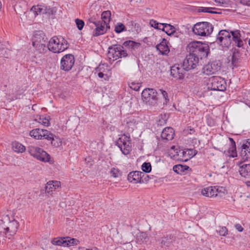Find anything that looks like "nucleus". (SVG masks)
I'll return each mask as SVG.
<instances>
[{"instance_id": "obj_9", "label": "nucleus", "mask_w": 250, "mask_h": 250, "mask_svg": "<svg viewBox=\"0 0 250 250\" xmlns=\"http://www.w3.org/2000/svg\"><path fill=\"white\" fill-rule=\"evenodd\" d=\"M108 54L109 57H112L115 60L127 56V53L124 49V47L119 44H115L109 47Z\"/></svg>"}, {"instance_id": "obj_15", "label": "nucleus", "mask_w": 250, "mask_h": 250, "mask_svg": "<svg viewBox=\"0 0 250 250\" xmlns=\"http://www.w3.org/2000/svg\"><path fill=\"white\" fill-rule=\"evenodd\" d=\"M145 175V174L141 171H132L128 174L127 179L130 182L134 183H143L144 180H142V178Z\"/></svg>"}, {"instance_id": "obj_53", "label": "nucleus", "mask_w": 250, "mask_h": 250, "mask_svg": "<svg viewBox=\"0 0 250 250\" xmlns=\"http://www.w3.org/2000/svg\"><path fill=\"white\" fill-rule=\"evenodd\" d=\"M183 156H186L187 155V149L186 151H183L182 152Z\"/></svg>"}, {"instance_id": "obj_51", "label": "nucleus", "mask_w": 250, "mask_h": 250, "mask_svg": "<svg viewBox=\"0 0 250 250\" xmlns=\"http://www.w3.org/2000/svg\"><path fill=\"white\" fill-rule=\"evenodd\" d=\"M98 73V76L100 78H103L104 76L103 72H97Z\"/></svg>"}, {"instance_id": "obj_29", "label": "nucleus", "mask_w": 250, "mask_h": 250, "mask_svg": "<svg viewBox=\"0 0 250 250\" xmlns=\"http://www.w3.org/2000/svg\"><path fill=\"white\" fill-rule=\"evenodd\" d=\"M148 236L146 232L140 231L136 234V241L137 243L141 244L146 242Z\"/></svg>"}, {"instance_id": "obj_10", "label": "nucleus", "mask_w": 250, "mask_h": 250, "mask_svg": "<svg viewBox=\"0 0 250 250\" xmlns=\"http://www.w3.org/2000/svg\"><path fill=\"white\" fill-rule=\"evenodd\" d=\"M221 65L222 63L218 60L210 62L204 66L203 73L207 75L215 74L220 70Z\"/></svg>"}, {"instance_id": "obj_49", "label": "nucleus", "mask_w": 250, "mask_h": 250, "mask_svg": "<svg viewBox=\"0 0 250 250\" xmlns=\"http://www.w3.org/2000/svg\"><path fill=\"white\" fill-rule=\"evenodd\" d=\"M237 57L236 56V55L234 53L231 58V61L233 65H236V63L237 62Z\"/></svg>"}, {"instance_id": "obj_11", "label": "nucleus", "mask_w": 250, "mask_h": 250, "mask_svg": "<svg viewBox=\"0 0 250 250\" xmlns=\"http://www.w3.org/2000/svg\"><path fill=\"white\" fill-rule=\"evenodd\" d=\"M74 62L75 59L73 55H65L61 59L60 68L65 71H69L74 65Z\"/></svg>"}, {"instance_id": "obj_27", "label": "nucleus", "mask_w": 250, "mask_h": 250, "mask_svg": "<svg viewBox=\"0 0 250 250\" xmlns=\"http://www.w3.org/2000/svg\"><path fill=\"white\" fill-rule=\"evenodd\" d=\"M9 221V216L6 215L2 217L0 220V232L3 233H7V222Z\"/></svg>"}, {"instance_id": "obj_2", "label": "nucleus", "mask_w": 250, "mask_h": 250, "mask_svg": "<svg viewBox=\"0 0 250 250\" xmlns=\"http://www.w3.org/2000/svg\"><path fill=\"white\" fill-rule=\"evenodd\" d=\"M187 49L189 54L196 56L198 59H202L208 56L209 47L201 42H193L188 45Z\"/></svg>"}, {"instance_id": "obj_26", "label": "nucleus", "mask_w": 250, "mask_h": 250, "mask_svg": "<svg viewBox=\"0 0 250 250\" xmlns=\"http://www.w3.org/2000/svg\"><path fill=\"white\" fill-rule=\"evenodd\" d=\"M239 172L242 177L250 179V164L240 166Z\"/></svg>"}, {"instance_id": "obj_37", "label": "nucleus", "mask_w": 250, "mask_h": 250, "mask_svg": "<svg viewBox=\"0 0 250 250\" xmlns=\"http://www.w3.org/2000/svg\"><path fill=\"white\" fill-rule=\"evenodd\" d=\"M150 26L156 29L162 30L161 26H162V23H159L156 21L154 20H151L149 21Z\"/></svg>"}, {"instance_id": "obj_6", "label": "nucleus", "mask_w": 250, "mask_h": 250, "mask_svg": "<svg viewBox=\"0 0 250 250\" xmlns=\"http://www.w3.org/2000/svg\"><path fill=\"white\" fill-rule=\"evenodd\" d=\"M27 150L31 155L41 161L43 162H49L50 161V155L41 148L29 146L28 147Z\"/></svg>"}, {"instance_id": "obj_45", "label": "nucleus", "mask_w": 250, "mask_h": 250, "mask_svg": "<svg viewBox=\"0 0 250 250\" xmlns=\"http://www.w3.org/2000/svg\"><path fill=\"white\" fill-rule=\"evenodd\" d=\"M217 231L220 235L223 236H226L228 234V229L225 227L220 228V229Z\"/></svg>"}, {"instance_id": "obj_20", "label": "nucleus", "mask_w": 250, "mask_h": 250, "mask_svg": "<svg viewBox=\"0 0 250 250\" xmlns=\"http://www.w3.org/2000/svg\"><path fill=\"white\" fill-rule=\"evenodd\" d=\"M47 38L45 37L44 34L42 31H36L32 39L33 44L38 43H45Z\"/></svg>"}, {"instance_id": "obj_52", "label": "nucleus", "mask_w": 250, "mask_h": 250, "mask_svg": "<svg viewBox=\"0 0 250 250\" xmlns=\"http://www.w3.org/2000/svg\"><path fill=\"white\" fill-rule=\"evenodd\" d=\"M215 1L220 4L225 3V0H215Z\"/></svg>"}, {"instance_id": "obj_35", "label": "nucleus", "mask_w": 250, "mask_h": 250, "mask_svg": "<svg viewBox=\"0 0 250 250\" xmlns=\"http://www.w3.org/2000/svg\"><path fill=\"white\" fill-rule=\"evenodd\" d=\"M115 31L117 33H120L126 30V28L124 24L121 22H118L115 26Z\"/></svg>"}, {"instance_id": "obj_23", "label": "nucleus", "mask_w": 250, "mask_h": 250, "mask_svg": "<svg viewBox=\"0 0 250 250\" xmlns=\"http://www.w3.org/2000/svg\"><path fill=\"white\" fill-rule=\"evenodd\" d=\"M156 49L162 55H167L169 52V49L167 44V41L163 39L162 41L156 46Z\"/></svg>"}, {"instance_id": "obj_28", "label": "nucleus", "mask_w": 250, "mask_h": 250, "mask_svg": "<svg viewBox=\"0 0 250 250\" xmlns=\"http://www.w3.org/2000/svg\"><path fill=\"white\" fill-rule=\"evenodd\" d=\"M162 30L166 32L168 36H171L175 32V27L169 24L163 23L162 24Z\"/></svg>"}, {"instance_id": "obj_48", "label": "nucleus", "mask_w": 250, "mask_h": 250, "mask_svg": "<svg viewBox=\"0 0 250 250\" xmlns=\"http://www.w3.org/2000/svg\"><path fill=\"white\" fill-rule=\"evenodd\" d=\"M157 122L158 125L162 126L166 124V120L163 119L162 117L159 118Z\"/></svg>"}, {"instance_id": "obj_32", "label": "nucleus", "mask_w": 250, "mask_h": 250, "mask_svg": "<svg viewBox=\"0 0 250 250\" xmlns=\"http://www.w3.org/2000/svg\"><path fill=\"white\" fill-rule=\"evenodd\" d=\"M33 46L35 47L36 51L41 54H44L48 49L44 43L33 44Z\"/></svg>"}, {"instance_id": "obj_33", "label": "nucleus", "mask_w": 250, "mask_h": 250, "mask_svg": "<svg viewBox=\"0 0 250 250\" xmlns=\"http://www.w3.org/2000/svg\"><path fill=\"white\" fill-rule=\"evenodd\" d=\"M12 148L14 151L18 153H22L25 150V147L19 142H13Z\"/></svg>"}, {"instance_id": "obj_44", "label": "nucleus", "mask_w": 250, "mask_h": 250, "mask_svg": "<svg viewBox=\"0 0 250 250\" xmlns=\"http://www.w3.org/2000/svg\"><path fill=\"white\" fill-rule=\"evenodd\" d=\"M39 122L43 125L45 126H48L49 125V120L46 118H39Z\"/></svg>"}, {"instance_id": "obj_24", "label": "nucleus", "mask_w": 250, "mask_h": 250, "mask_svg": "<svg viewBox=\"0 0 250 250\" xmlns=\"http://www.w3.org/2000/svg\"><path fill=\"white\" fill-rule=\"evenodd\" d=\"M45 139L51 141V145L55 147H58L62 144L61 139L56 136L50 131H49V133L46 135Z\"/></svg>"}, {"instance_id": "obj_58", "label": "nucleus", "mask_w": 250, "mask_h": 250, "mask_svg": "<svg viewBox=\"0 0 250 250\" xmlns=\"http://www.w3.org/2000/svg\"><path fill=\"white\" fill-rule=\"evenodd\" d=\"M174 148H175L174 146H172L171 147V149H174Z\"/></svg>"}, {"instance_id": "obj_16", "label": "nucleus", "mask_w": 250, "mask_h": 250, "mask_svg": "<svg viewBox=\"0 0 250 250\" xmlns=\"http://www.w3.org/2000/svg\"><path fill=\"white\" fill-rule=\"evenodd\" d=\"M48 130L44 129L36 128L30 131L29 135L38 140L45 139L46 135L49 133Z\"/></svg>"}, {"instance_id": "obj_12", "label": "nucleus", "mask_w": 250, "mask_h": 250, "mask_svg": "<svg viewBox=\"0 0 250 250\" xmlns=\"http://www.w3.org/2000/svg\"><path fill=\"white\" fill-rule=\"evenodd\" d=\"M199 60L196 56H193L189 53L183 62V67L186 71L194 69L198 63Z\"/></svg>"}, {"instance_id": "obj_42", "label": "nucleus", "mask_w": 250, "mask_h": 250, "mask_svg": "<svg viewBox=\"0 0 250 250\" xmlns=\"http://www.w3.org/2000/svg\"><path fill=\"white\" fill-rule=\"evenodd\" d=\"M197 153L196 150L193 149H187V155L188 156L185 161H187L188 159H190L194 156Z\"/></svg>"}, {"instance_id": "obj_47", "label": "nucleus", "mask_w": 250, "mask_h": 250, "mask_svg": "<svg viewBox=\"0 0 250 250\" xmlns=\"http://www.w3.org/2000/svg\"><path fill=\"white\" fill-rule=\"evenodd\" d=\"M159 92L163 95L164 98L165 99L166 103L168 102L169 101V99L168 98L167 92L166 91L162 89H159Z\"/></svg>"}, {"instance_id": "obj_38", "label": "nucleus", "mask_w": 250, "mask_h": 250, "mask_svg": "<svg viewBox=\"0 0 250 250\" xmlns=\"http://www.w3.org/2000/svg\"><path fill=\"white\" fill-rule=\"evenodd\" d=\"M142 170L146 173H149L151 170V166L150 163L145 162L142 165Z\"/></svg>"}, {"instance_id": "obj_5", "label": "nucleus", "mask_w": 250, "mask_h": 250, "mask_svg": "<svg viewBox=\"0 0 250 250\" xmlns=\"http://www.w3.org/2000/svg\"><path fill=\"white\" fill-rule=\"evenodd\" d=\"M116 145L120 148L123 154H128L131 150V140L129 136L125 134L120 135L116 142Z\"/></svg>"}, {"instance_id": "obj_43", "label": "nucleus", "mask_w": 250, "mask_h": 250, "mask_svg": "<svg viewBox=\"0 0 250 250\" xmlns=\"http://www.w3.org/2000/svg\"><path fill=\"white\" fill-rule=\"evenodd\" d=\"M123 45L125 46H128L131 48H134L135 45H137V43L134 41H127L124 42Z\"/></svg>"}, {"instance_id": "obj_59", "label": "nucleus", "mask_w": 250, "mask_h": 250, "mask_svg": "<svg viewBox=\"0 0 250 250\" xmlns=\"http://www.w3.org/2000/svg\"><path fill=\"white\" fill-rule=\"evenodd\" d=\"M249 45H250V40L249 41Z\"/></svg>"}, {"instance_id": "obj_31", "label": "nucleus", "mask_w": 250, "mask_h": 250, "mask_svg": "<svg viewBox=\"0 0 250 250\" xmlns=\"http://www.w3.org/2000/svg\"><path fill=\"white\" fill-rule=\"evenodd\" d=\"M229 140L230 142V145L229 149V152L230 154V156L231 157H236L237 156V154L235 142L231 138H229Z\"/></svg>"}, {"instance_id": "obj_14", "label": "nucleus", "mask_w": 250, "mask_h": 250, "mask_svg": "<svg viewBox=\"0 0 250 250\" xmlns=\"http://www.w3.org/2000/svg\"><path fill=\"white\" fill-rule=\"evenodd\" d=\"M79 241L75 238H71L70 237L61 238L60 239L52 241L54 245L62 246L64 247H70L71 246L77 245L79 243Z\"/></svg>"}, {"instance_id": "obj_7", "label": "nucleus", "mask_w": 250, "mask_h": 250, "mask_svg": "<svg viewBox=\"0 0 250 250\" xmlns=\"http://www.w3.org/2000/svg\"><path fill=\"white\" fill-rule=\"evenodd\" d=\"M225 80L220 77H212L209 79L208 89L212 90L224 91L226 88Z\"/></svg>"}, {"instance_id": "obj_57", "label": "nucleus", "mask_w": 250, "mask_h": 250, "mask_svg": "<svg viewBox=\"0 0 250 250\" xmlns=\"http://www.w3.org/2000/svg\"><path fill=\"white\" fill-rule=\"evenodd\" d=\"M35 10L37 9V10H40L39 13H41V8H40L38 7V8H35Z\"/></svg>"}, {"instance_id": "obj_40", "label": "nucleus", "mask_w": 250, "mask_h": 250, "mask_svg": "<svg viewBox=\"0 0 250 250\" xmlns=\"http://www.w3.org/2000/svg\"><path fill=\"white\" fill-rule=\"evenodd\" d=\"M98 22V21L96 20V19L93 17L89 18L87 21V25H88L90 27L93 28L94 26L96 24V23Z\"/></svg>"}, {"instance_id": "obj_56", "label": "nucleus", "mask_w": 250, "mask_h": 250, "mask_svg": "<svg viewBox=\"0 0 250 250\" xmlns=\"http://www.w3.org/2000/svg\"><path fill=\"white\" fill-rule=\"evenodd\" d=\"M80 250H92L86 249L85 248H82L80 249Z\"/></svg>"}, {"instance_id": "obj_3", "label": "nucleus", "mask_w": 250, "mask_h": 250, "mask_svg": "<svg viewBox=\"0 0 250 250\" xmlns=\"http://www.w3.org/2000/svg\"><path fill=\"white\" fill-rule=\"evenodd\" d=\"M69 44L62 36H54L51 38L47 44L48 49L54 53H59L67 49Z\"/></svg>"}, {"instance_id": "obj_55", "label": "nucleus", "mask_w": 250, "mask_h": 250, "mask_svg": "<svg viewBox=\"0 0 250 250\" xmlns=\"http://www.w3.org/2000/svg\"><path fill=\"white\" fill-rule=\"evenodd\" d=\"M145 176H146V177H145V178H144L145 180L146 181H148V177H148V175H146V174H145Z\"/></svg>"}, {"instance_id": "obj_30", "label": "nucleus", "mask_w": 250, "mask_h": 250, "mask_svg": "<svg viewBox=\"0 0 250 250\" xmlns=\"http://www.w3.org/2000/svg\"><path fill=\"white\" fill-rule=\"evenodd\" d=\"M111 13L109 11H105L102 13L101 15L102 20L100 22H103L106 25H109L110 21Z\"/></svg>"}, {"instance_id": "obj_18", "label": "nucleus", "mask_w": 250, "mask_h": 250, "mask_svg": "<svg viewBox=\"0 0 250 250\" xmlns=\"http://www.w3.org/2000/svg\"><path fill=\"white\" fill-rule=\"evenodd\" d=\"M218 188L215 187H207L201 191L203 195L208 197H216L218 195Z\"/></svg>"}, {"instance_id": "obj_4", "label": "nucleus", "mask_w": 250, "mask_h": 250, "mask_svg": "<svg viewBox=\"0 0 250 250\" xmlns=\"http://www.w3.org/2000/svg\"><path fill=\"white\" fill-rule=\"evenodd\" d=\"M213 30V25L207 21L197 22L192 28V31L195 35L201 37L209 36Z\"/></svg>"}, {"instance_id": "obj_36", "label": "nucleus", "mask_w": 250, "mask_h": 250, "mask_svg": "<svg viewBox=\"0 0 250 250\" xmlns=\"http://www.w3.org/2000/svg\"><path fill=\"white\" fill-rule=\"evenodd\" d=\"M214 9V8L212 7H200L198 9V11L199 12H207L211 14H216L217 12L212 11V9Z\"/></svg>"}, {"instance_id": "obj_25", "label": "nucleus", "mask_w": 250, "mask_h": 250, "mask_svg": "<svg viewBox=\"0 0 250 250\" xmlns=\"http://www.w3.org/2000/svg\"><path fill=\"white\" fill-rule=\"evenodd\" d=\"M7 223V233L9 232L10 235H13L15 234L17 231L18 228V223L15 220L10 221L9 218V221Z\"/></svg>"}, {"instance_id": "obj_39", "label": "nucleus", "mask_w": 250, "mask_h": 250, "mask_svg": "<svg viewBox=\"0 0 250 250\" xmlns=\"http://www.w3.org/2000/svg\"><path fill=\"white\" fill-rule=\"evenodd\" d=\"M110 173L111 175L114 178L119 177L121 176V172L118 169L115 168H112L110 171Z\"/></svg>"}, {"instance_id": "obj_22", "label": "nucleus", "mask_w": 250, "mask_h": 250, "mask_svg": "<svg viewBox=\"0 0 250 250\" xmlns=\"http://www.w3.org/2000/svg\"><path fill=\"white\" fill-rule=\"evenodd\" d=\"M61 186L60 182L57 181H50L48 182L45 187V192L48 194H51L53 191Z\"/></svg>"}, {"instance_id": "obj_54", "label": "nucleus", "mask_w": 250, "mask_h": 250, "mask_svg": "<svg viewBox=\"0 0 250 250\" xmlns=\"http://www.w3.org/2000/svg\"><path fill=\"white\" fill-rule=\"evenodd\" d=\"M246 184L248 187H250V181L246 182Z\"/></svg>"}, {"instance_id": "obj_1", "label": "nucleus", "mask_w": 250, "mask_h": 250, "mask_svg": "<svg viewBox=\"0 0 250 250\" xmlns=\"http://www.w3.org/2000/svg\"><path fill=\"white\" fill-rule=\"evenodd\" d=\"M240 33L239 30H235L229 32L226 30H221L218 33L216 40L222 45L229 47L232 41L236 46L241 47L243 45V42L240 39Z\"/></svg>"}, {"instance_id": "obj_8", "label": "nucleus", "mask_w": 250, "mask_h": 250, "mask_svg": "<svg viewBox=\"0 0 250 250\" xmlns=\"http://www.w3.org/2000/svg\"><path fill=\"white\" fill-rule=\"evenodd\" d=\"M157 92L152 88H146L142 93V100L149 105L156 103L157 100Z\"/></svg>"}, {"instance_id": "obj_21", "label": "nucleus", "mask_w": 250, "mask_h": 250, "mask_svg": "<svg viewBox=\"0 0 250 250\" xmlns=\"http://www.w3.org/2000/svg\"><path fill=\"white\" fill-rule=\"evenodd\" d=\"M174 131L172 127H166L161 133V138L166 141H170L173 139Z\"/></svg>"}, {"instance_id": "obj_50", "label": "nucleus", "mask_w": 250, "mask_h": 250, "mask_svg": "<svg viewBox=\"0 0 250 250\" xmlns=\"http://www.w3.org/2000/svg\"><path fill=\"white\" fill-rule=\"evenodd\" d=\"M235 229L239 232H242L243 230V228L239 224H236L235 225Z\"/></svg>"}, {"instance_id": "obj_19", "label": "nucleus", "mask_w": 250, "mask_h": 250, "mask_svg": "<svg viewBox=\"0 0 250 250\" xmlns=\"http://www.w3.org/2000/svg\"><path fill=\"white\" fill-rule=\"evenodd\" d=\"M241 156L244 160L250 159V139H248L242 146Z\"/></svg>"}, {"instance_id": "obj_41", "label": "nucleus", "mask_w": 250, "mask_h": 250, "mask_svg": "<svg viewBox=\"0 0 250 250\" xmlns=\"http://www.w3.org/2000/svg\"><path fill=\"white\" fill-rule=\"evenodd\" d=\"M75 23L76 24L78 29L79 30H82L84 25V21L82 20L76 19L75 20Z\"/></svg>"}, {"instance_id": "obj_34", "label": "nucleus", "mask_w": 250, "mask_h": 250, "mask_svg": "<svg viewBox=\"0 0 250 250\" xmlns=\"http://www.w3.org/2000/svg\"><path fill=\"white\" fill-rule=\"evenodd\" d=\"M189 167L187 166H183L182 165H175L173 167V171L177 174H181L183 172L188 170Z\"/></svg>"}, {"instance_id": "obj_17", "label": "nucleus", "mask_w": 250, "mask_h": 250, "mask_svg": "<svg viewBox=\"0 0 250 250\" xmlns=\"http://www.w3.org/2000/svg\"><path fill=\"white\" fill-rule=\"evenodd\" d=\"M95 28L93 31V36L97 37L104 34L107 31V29L109 28V25H106L103 22L98 21L96 24L94 26Z\"/></svg>"}, {"instance_id": "obj_13", "label": "nucleus", "mask_w": 250, "mask_h": 250, "mask_svg": "<svg viewBox=\"0 0 250 250\" xmlns=\"http://www.w3.org/2000/svg\"><path fill=\"white\" fill-rule=\"evenodd\" d=\"M187 71L182 65L176 64L171 67L170 74L177 80L183 79Z\"/></svg>"}, {"instance_id": "obj_46", "label": "nucleus", "mask_w": 250, "mask_h": 250, "mask_svg": "<svg viewBox=\"0 0 250 250\" xmlns=\"http://www.w3.org/2000/svg\"><path fill=\"white\" fill-rule=\"evenodd\" d=\"M105 67H107V65L104 64H100L99 66L96 68L95 71L96 72H103V73H104L105 72Z\"/></svg>"}]
</instances>
